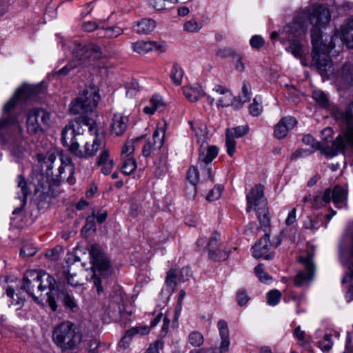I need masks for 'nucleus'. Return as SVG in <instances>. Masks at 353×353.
I'll return each mask as SVG.
<instances>
[{
  "label": "nucleus",
  "instance_id": "obj_28",
  "mask_svg": "<svg viewBox=\"0 0 353 353\" xmlns=\"http://www.w3.org/2000/svg\"><path fill=\"white\" fill-rule=\"evenodd\" d=\"M142 137L135 138L130 140H128L124 145L122 147L121 152V158H129L133 157L135 148L137 147V143L140 141Z\"/></svg>",
  "mask_w": 353,
  "mask_h": 353
},
{
  "label": "nucleus",
  "instance_id": "obj_12",
  "mask_svg": "<svg viewBox=\"0 0 353 353\" xmlns=\"http://www.w3.org/2000/svg\"><path fill=\"white\" fill-rule=\"evenodd\" d=\"M57 160V157L54 152H48L43 158V166L46 168L48 174L55 176L60 181H69L72 176L74 168L70 160L68 158L65 159L61 157L59 161L61 165L57 170V174H54L52 170L54 168V163Z\"/></svg>",
  "mask_w": 353,
  "mask_h": 353
},
{
  "label": "nucleus",
  "instance_id": "obj_9",
  "mask_svg": "<svg viewBox=\"0 0 353 353\" xmlns=\"http://www.w3.org/2000/svg\"><path fill=\"white\" fill-rule=\"evenodd\" d=\"M73 61L75 63H69L58 71L59 74L66 75L69 71L77 67L78 65H87L91 61L100 59L102 56L101 48L94 45L89 44L82 46L81 44H75L72 50Z\"/></svg>",
  "mask_w": 353,
  "mask_h": 353
},
{
  "label": "nucleus",
  "instance_id": "obj_49",
  "mask_svg": "<svg viewBox=\"0 0 353 353\" xmlns=\"http://www.w3.org/2000/svg\"><path fill=\"white\" fill-rule=\"evenodd\" d=\"M37 252V248L32 243L24 245L21 249L20 254L24 257L32 256Z\"/></svg>",
  "mask_w": 353,
  "mask_h": 353
},
{
  "label": "nucleus",
  "instance_id": "obj_34",
  "mask_svg": "<svg viewBox=\"0 0 353 353\" xmlns=\"http://www.w3.org/2000/svg\"><path fill=\"white\" fill-rule=\"evenodd\" d=\"M230 251L227 250H221L218 248L215 250H212L208 253V256L213 261H225L229 256Z\"/></svg>",
  "mask_w": 353,
  "mask_h": 353
},
{
  "label": "nucleus",
  "instance_id": "obj_8",
  "mask_svg": "<svg viewBox=\"0 0 353 353\" xmlns=\"http://www.w3.org/2000/svg\"><path fill=\"white\" fill-rule=\"evenodd\" d=\"M100 99L99 88L93 84L87 85L70 103V112L74 115L91 112L97 106Z\"/></svg>",
  "mask_w": 353,
  "mask_h": 353
},
{
  "label": "nucleus",
  "instance_id": "obj_63",
  "mask_svg": "<svg viewBox=\"0 0 353 353\" xmlns=\"http://www.w3.org/2000/svg\"><path fill=\"white\" fill-rule=\"evenodd\" d=\"M132 336L128 334V331H126L124 336L121 339L120 341L119 345L120 347H122L123 349L127 348L132 341Z\"/></svg>",
  "mask_w": 353,
  "mask_h": 353
},
{
  "label": "nucleus",
  "instance_id": "obj_7",
  "mask_svg": "<svg viewBox=\"0 0 353 353\" xmlns=\"http://www.w3.org/2000/svg\"><path fill=\"white\" fill-rule=\"evenodd\" d=\"M312 17V10L311 8L302 11L299 14L294 21L290 26H286L281 37V41L284 43L285 40L290 42L288 47H286V51L298 59H301L303 54V46L300 42L294 41L295 38L299 37L306 31L307 24L312 25L310 18Z\"/></svg>",
  "mask_w": 353,
  "mask_h": 353
},
{
  "label": "nucleus",
  "instance_id": "obj_1",
  "mask_svg": "<svg viewBox=\"0 0 353 353\" xmlns=\"http://www.w3.org/2000/svg\"><path fill=\"white\" fill-rule=\"evenodd\" d=\"M312 17L310 18L312 28L311 39L313 46L312 60L320 74L323 78H330L334 73L332 63L327 57V54L337 56L343 50V44L347 48H353V19L341 26L339 34L330 38L328 44L322 40L321 29L330 22V13L329 10L322 6H313Z\"/></svg>",
  "mask_w": 353,
  "mask_h": 353
},
{
  "label": "nucleus",
  "instance_id": "obj_57",
  "mask_svg": "<svg viewBox=\"0 0 353 353\" xmlns=\"http://www.w3.org/2000/svg\"><path fill=\"white\" fill-rule=\"evenodd\" d=\"M250 43L252 48L259 49L264 46L265 41L261 36L255 35L251 38Z\"/></svg>",
  "mask_w": 353,
  "mask_h": 353
},
{
  "label": "nucleus",
  "instance_id": "obj_18",
  "mask_svg": "<svg viewBox=\"0 0 353 353\" xmlns=\"http://www.w3.org/2000/svg\"><path fill=\"white\" fill-rule=\"evenodd\" d=\"M249 130L248 125H239L231 128H227L225 130V147L227 154L230 157H233L236 152V142L235 139L242 137L245 135Z\"/></svg>",
  "mask_w": 353,
  "mask_h": 353
},
{
  "label": "nucleus",
  "instance_id": "obj_47",
  "mask_svg": "<svg viewBox=\"0 0 353 353\" xmlns=\"http://www.w3.org/2000/svg\"><path fill=\"white\" fill-rule=\"evenodd\" d=\"M220 234L217 232H213L208 243V253L212 250H215L219 246Z\"/></svg>",
  "mask_w": 353,
  "mask_h": 353
},
{
  "label": "nucleus",
  "instance_id": "obj_48",
  "mask_svg": "<svg viewBox=\"0 0 353 353\" xmlns=\"http://www.w3.org/2000/svg\"><path fill=\"white\" fill-rule=\"evenodd\" d=\"M332 133L333 131L330 128H326L324 130H323L321 131L322 141L319 143V144H323L325 140L326 139L327 141V145L330 147H332V143L335 141V140L332 141Z\"/></svg>",
  "mask_w": 353,
  "mask_h": 353
},
{
  "label": "nucleus",
  "instance_id": "obj_59",
  "mask_svg": "<svg viewBox=\"0 0 353 353\" xmlns=\"http://www.w3.org/2000/svg\"><path fill=\"white\" fill-rule=\"evenodd\" d=\"M163 343L162 341L159 340L152 343L147 349L146 353H159V350L163 347Z\"/></svg>",
  "mask_w": 353,
  "mask_h": 353
},
{
  "label": "nucleus",
  "instance_id": "obj_17",
  "mask_svg": "<svg viewBox=\"0 0 353 353\" xmlns=\"http://www.w3.org/2000/svg\"><path fill=\"white\" fill-rule=\"evenodd\" d=\"M90 254L91 256L93 267L97 270L101 275L108 276L112 272L111 265L108 258L101 251L99 245H93L91 247Z\"/></svg>",
  "mask_w": 353,
  "mask_h": 353
},
{
  "label": "nucleus",
  "instance_id": "obj_10",
  "mask_svg": "<svg viewBox=\"0 0 353 353\" xmlns=\"http://www.w3.org/2000/svg\"><path fill=\"white\" fill-rule=\"evenodd\" d=\"M52 339L62 350H71L81 343V334L76 331L71 322L65 321L54 327Z\"/></svg>",
  "mask_w": 353,
  "mask_h": 353
},
{
  "label": "nucleus",
  "instance_id": "obj_40",
  "mask_svg": "<svg viewBox=\"0 0 353 353\" xmlns=\"http://www.w3.org/2000/svg\"><path fill=\"white\" fill-rule=\"evenodd\" d=\"M254 272L256 276L260 280L261 282L265 283H268L269 282H271L272 277L264 271L263 264H259V265H257L254 269Z\"/></svg>",
  "mask_w": 353,
  "mask_h": 353
},
{
  "label": "nucleus",
  "instance_id": "obj_25",
  "mask_svg": "<svg viewBox=\"0 0 353 353\" xmlns=\"http://www.w3.org/2000/svg\"><path fill=\"white\" fill-rule=\"evenodd\" d=\"M183 94L190 101L195 102L198 101L204 94L201 86L198 83L183 88Z\"/></svg>",
  "mask_w": 353,
  "mask_h": 353
},
{
  "label": "nucleus",
  "instance_id": "obj_16",
  "mask_svg": "<svg viewBox=\"0 0 353 353\" xmlns=\"http://www.w3.org/2000/svg\"><path fill=\"white\" fill-rule=\"evenodd\" d=\"M217 328L220 337L219 347L212 349L201 348L199 350H194L191 351L190 353H227L230 345V332L228 323L225 320H219L217 323Z\"/></svg>",
  "mask_w": 353,
  "mask_h": 353
},
{
  "label": "nucleus",
  "instance_id": "obj_6",
  "mask_svg": "<svg viewBox=\"0 0 353 353\" xmlns=\"http://www.w3.org/2000/svg\"><path fill=\"white\" fill-rule=\"evenodd\" d=\"M340 116L347 125V130L345 132L344 137L339 135L336 138L335 141L332 143V147L327 145L326 139L323 144H319L310 134L305 135L303 137V143L312 146L313 149L311 151L312 152L316 150H320L322 153L333 157L339 152L343 150L346 143H348L353 148V102L349 105L345 112L340 113Z\"/></svg>",
  "mask_w": 353,
  "mask_h": 353
},
{
  "label": "nucleus",
  "instance_id": "obj_23",
  "mask_svg": "<svg viewBox=\"0 0 353 353\" xmlns=\"http://www.w3.org/2000/svg\"><path fill=\"white\" fill-rule=\"evenodd\" d=\"M167 123L163 120L157 123V129L153 133L152 142L154 148H161L164 141Z\"/></svg>",
  "mask_w": 353,
  "mask_h": 353
},
{
  "label": "nucleus",
  "instance_id": "obj_46",
  "mask_svg": "<svg viewBox=\"0 0 353 353\" xmlns=\"http://www.w3.org/2000/svg\"><path fill=\"white\" fill-rule=\"evenodd\" d=\"M313 99L322 107L327 106L328 100L325 94L321 90L314 91L312 93Z\"/></svg>",
  "mask_w": 353,
  "mask_h": 353
},
{
  "label": "nucleus",
  "instance_id": "obj_55",
  "mask_svg": "<svg viewBox=\"0 0 353 353\" xmlns=\"http://www.w3.org/2000/svg\"><path fill=\"white\" fill-rule=\"evenodd\" d=\"M139 89V84L137 80H133L126 85V94L132 97L134 92Z\"/></svg>",
  "mask_w": 353,
  "mask_h": 353
},
{
  "label": "nucleus",
  "instance_id": "obj_13",
  "mask_svg": "<svg viewBox=\"0 0 353 353\" xmlns=\"http://www.w3.org/2000/svg\"><path fill=\"white\" fill-rule=\"evenodd\" d=\"M50 114L44 109H32L27 117L26 128L29 134H37L48 130L51 125Z\"/></svg>",
  "mask_w": 353,
  "mask_h": 353
},
{
  "label": "nucleus",
  "instance_id": "obj_26",
  "mask_svg": "<svg viewBox=\"0 0 353 353\" xmlns=\"http://www.w3.org/2000/svg\"><path fill=\"white\" fill-rule=\"evenodd\" d=\"M165 103L159 95H154L150 100V105L143 108V112L147 114H153L155 111H162L164 109Z\"/></svg>",
  "mask_w": 353,
  "mask_h": 353
},
{
  "label": "nucleus",
  "instance_id": "obj_11",
  "mask_svg": "<svg viewBox=\"0 0 353 353\" xmlns=\"http://www.w3.org/2000/svg\"><path fill=\"white\" fill-rule=\"evenodd\" d=\"M340 256L342 263L348 268L342 283L347 289L345 299L350 302L353 299V235L351 237L350 245L343 243L341 245Z\"/></svg>",
  "mask_w": 353,
  "mask_h": 353
},
{
  "label": "nucleus",
  "instance_id": "obj_54",
  "mask_svg": "<svg viewBox=\"0 0 353 353\" xmlns=\"http://www.w3.org/2000/svg\"><path fill=\"white\" fill-rule=\"evenodd\" d=\"M249 111L252 115L255 117L259 116L262 112V105L254 99L253 103L250 105Z\"/></svg>",
  "mask_w": 353,
  "mask_h": 353
},
{
  "label": "nucleus",
  "instance_id": "obj_42",
  "mask_svg": "<svg viewBox=\"0 0 353 353\" xmlns=\"http://www.w3.org/2000/svg\"><path fill=\"white\" fill-rule=\"evenodd\" d=\"M176 270L174 269H171L168 271L167 274V276L165 279V285L168 288V290L170 292H172L176 286Z\"/></svg>",
  "mask_w": 353,
  "mask_h": 353
},
{
  "label": "nucleus",
  "instance_id": "obj_22",
  "mask_svg": "<svg viewBox=\"0 0 353 353\" xmlns=\"http://www.w3.org/2000/svg\"><path fill=\"white\" fill-rule=\"evenodd\" d=\"M128 118L121 114H115L112 118V132L117 136L124 133L127 129Z\"/></svg>",
  "mask_w": 353,
  "mask_h": 353
},
{
  "label": "nucleus",
  "instance_id": "obj_3",
  "mask_svg": "<svg viewBox=\"0 0 353 353\" xmlns=\"http://www.w3.org/2000/svg\"><path fill=\"white\" fill-rule=\"evenodd\" d=\"M28 85L18 88L13 97L4 105L3 116L0 119V141L13 157L17 158L22 157L25 152L27 143L21 134L19 122L10 116L9 111L14 108L21 97L28 94Z\"/></svg>",
  "mask_w": 353,
  "mask_h": 353
},
{
  "label": "nucleus",
  "instance_id": "obj_33",
  "mask_svg": "<svg viewBox=\"0 0 353 353\" xmlns=\"http://www.w3.org/2000/svg\"><path fill=\"white\" fill-rule=\"evenodd\" d=\"M203 23L195 19H191L183 23V30L189 33H196L200 31Z\"/></svg>",
  "mask_w": 353,
  "mask_h": 353
},
{
  "label": "nucleus",
  "instance_id": "obj_58",
  "mask_svg": "<svg viewBox=\"0 0 353 353\" xmlns=\"http://www.w3.org/2000/svg\"><path fill=\"white\" fill-rule=\"evenodd\" d=\"M159 148H153V142L152 141H148L143 147L142 154L145 157H149L152 152Z\"/></svg>",
  "mask_w": 353,
  "mask_h": 353
},
{
  "label": "nucleus",
  "instance_id": "obj_44",
  "mask_svg": "<svg viewBox=\"0 0 353 353\" xmlns=\"http://www.w3.org/2000/svg\"><path fill=\"white\" fill-rule=\"evenodd\" d=\"M232 62L235 69L239 72H243L245 70V65L243 62V57L236 52L231 54Z\"/></svg>",
  "mask_w": 353,
  "mask_h": 353
},
{
  "label": "nucleus",
  "instance_id": "obj_64",
  "mask_svg": "<svg viewBox=\"0 0 353 353\" xmlns=\"http://www.w3.org/2000/svg\"><path fill=\"white\" fill-rule=\"evenodd\" d=\"M95 213H92V216H88L86 219V223L84 225V229L87 231L94 230L95 227Z\"/></svg>",
  "mask_w": 353,
  "mask_h": 353
},
{
  "label": "nucleus",
  "instance_id": "obj_36",
  "mask_svg": "<svg viewBox=\"0 0 353 353\" xmlns=\"http://www.w3.org/2000/svg\"><path fill=\"white\" fill-rule=\"evenodd\" d=\"M331 200V190L327 188L325 190L322 197L315 196L314 197V203L312 207L318 208L320 206L328 203Z\"/></svg>",
  "mask_w": 353,
  "mask_h": 353
},
{
  "label": "nucleus",
  "instance_id": "obj_27",
  "mask_svg": "<svg viewBox=\"0 0 353 353\" xmlns=\"http://www.w3.org/2000/svg\"><path fill=\"white\" fill-rule=\"evenodd\" d=\"M156 22L152 19L145 18L137 22L135 31L138 34H148L156 28Z\"/></svg>",
  "mask_w": 353,
  "mask_h": 353
},
{
  "label": "nucleus",
  "instance_id": "obj_35",
  "mask_svg": "<svg viewBox=\"0 0 353 353\" xmlns=\"http://www.w3.org/2000/svg\"><path fill=\"white\" fill-rule=\"evenodd\" d=\"M188 343L193 347H200L204 343V336L199 331H192L188 335Z\"/></svg>",
  "mask_w": 353,
  "mask_h": 353
},
{
  "label": "nucleus",
  "instance_id": "obj_52",
  "mask_svg": "<svg viewBox=\"0 0 353 353\" xmlns=\"http://www.w3.org/2000/svg\"><path fill=\"white\" fill-rule=\"evenodd\" d=\"M250 85L248 83L243 82L242 86V95L241 96V100L242 102L245 103L250 100Z\"/></svg>",
  "mask_w": 353,
  "mask_h": 353
},
{
  "label": "nucleus",
  "instance_id": "obj_53",
  "mask_svg": "<svg viewBox=\"0 0 353 353\" xmlns=\"http://www.w3.org/2000/svg\"><path fill=\"white\" fill-rule=\"evenodd\" d=\"M304 225L306 229L316 231L319 228L320 223L317 219L307 217V220L305 221Z\"/></svg>",
  "mask_w": 353,
  "mask_h": 353
},
{
  "label": "nucleus",
  "instance_id": "obj_5",
  "mask_svg": "<svg viewBox=\"0 0 353 353\" xmlns=\"http://www.w3.org/2000/svg\"><path fill=\"white\" fill-rule=\"evenodd\" d=\"M22 288L32 296L37 303H41L43 299L41 294L39 295L35 294V289H37V292H39L48 288L50 292L47 293V301L53 311L57 310V305L54 300V296L57 294V283L49 274L37 270L27 271L24 276Z\"/></svg>",
  "mask_w": 353,
  "mask_h": 353
},
{
  "label": "nucleus",
  "instance_id": "obj_19",
  "mask_svg": "<svg viewBox=\"0 0 353 353\" xmlns=\"http://www.w3.org/2000/svg\"><path fill=\"white\" fill-rule=\"evenodd\" d=\"M296 124V120L292 117H287L281 119L275 125L274 134L276 139L285 138L289 130L292 129Z\"/></svg>",
  "mask_w": 353,
  "mask_h": 353
},
{
  "label": "nucleus",
  "instance_id": "obj_39",
  "mask_svg": "<svg viewBox=\"0 0 353 353\" xmlns=\"http://www.w3.org/2000/svg\"><path fill=\"white\" fill-rule=\"evenodd\" d=\"M128 331L132 337L136 335L145 336L150 332V327L145 325H139L130 328Z\"/></svg>",
  "mask_w": 353,
  "mask_h": 353
},
{
  "label": "nucleus",
  "instance_id": "obj_60",
  "mask_svg": "<svg viewBox=\"0 0 353 353\" xmlns=\"http://www.w3.org/2000/svg\"><path fill=\"white\" fill-rule=\"evenodd\" d=\"M65 279L71 286L77 287L81 285V282L75 274L66 273Z\"/></svg>",
  "mask_w": 353,
  "mask_h": 353
},
{
  "label": "nucleus",
  "instance_id": "obj_14",
  "mask_svg": "<svg viewBox=\"0 0 353 353\" xmlns=\"http://www.w3.org/2000/svg\"><path fill=\"white\" fill-rule=\"evenodd\" d=\"M219 149L214 145H208L207 143H203L199 150L198 165L203 170L202 176L204 179H211V163L217 156Z\"/></svg>",
  "mask_w": 353,
  "mask_h": 353
},
{
  "label": "nucleus",
  "instance_id": "obj_43",
  "mask_svg": "<svg viewBox=\"0 0 353 353\" xmlns=\"http://www.w3.org/2000/svg\"><path fill=\"white\" fill-rule=\"evenodd\" d=\"M281 298V293L278 290H272L267 294L268 303L270 305H276Z\"/></svg>",
  "mask_w": 353,
  "mask_h": 353
},
{
  "label": "nucleus",
  "instance_id": "obj_29",
  "mask_svg": "<svg viewBox=\"0 0 353 353\" xmlns=\"http://www.w3.org/2000/svg\"><path fill=\"white\" fill-rule=\"evenodd\" d=\"M121 170L123 174L130 175L137 169V164L134 157L121 158Z\"/></svg>",
  "mask_w": 353,
  "mask_h": 353
},
{
  "label": "nucleus",
  "instance_id": "obj_51",
  "mask_svg": "<svg viewBox=\"0 0 353 353\" xmlns=\"http://www.w3.org/2000/svg\"><path fill=\"white\" fill-rule=\"evenodd\" d=\"M150 44L151 46V51L155 50L161 53L166 51L167 45L164 41H150Z\"/></svg>",
  "mask_w": 353,
  "mask_h": 353
},
{
  "label": "nucleus",
  "instance_id": "obj_20",
  "mask_svg": "<svg viewBox=\"0 0 353 353\" xmlns=\"http://www.w3.org/2000/svg\"><path fill=\"white\" fill-rule=\"evenodd\" d=\"M212 90L219 95L216 99L218 107H228L233 103L234 97L227 88L220 85H215Z\"/></svg>",
  "mask_w": 353,
  "mask_h": 353
},
{
  "label": "nucleus",
  "instance_id": "obj_32",
  "mask_svg": "<svg viewBox=\"0 0 353 353\" xmlns=\"http://www.w3.org/2000/svg\"><path fill=\"white\" fill-rule=\"evenodd\" d=\"M183 77V71L182 68L178 64H174L172 65L170 77L175 85L178 86L181 84L182 79Z\"/></svg>",
  "mask_w": 353,
  "mask_h": 353
},
{
  "label": "nucleus",
  "instance_id": "obj_30",
  "mask_svg": "<svg viewBox=\"0 0 353 353\" xmlns=\"http://www.w3.org/2000/svg\"><path fill=\"white\" fill-rule=\"evenodd\" d=\"M54 300L55 302H57V301H62L65 306L70 309H73L76 307V303L74 299L65 292H59L58 289L57 294L54 296ZM55 303L57 304V303Z\"/></svg>",
  "mask_w": 353,
  "mask_h": 353
},
{
  "label": "nucleus",
  "instance_id": "obj_2",
  "mask_svg": "<svg viewBox=\"0 0 353 353\" xmlns=\"http://www.w3.org/2000/svg\"><path fill=\"white\" fill-rule=\"evenodd\" d=\"M62 143L77 157L88 158L94 156L101 148L103 139L93 120H74L63 129Z\"/></svg>",
  "mask_w": 353,
  "mask_h": 353
},
{
  "label": "nucleus",
  "instance_id": "obj_62",
  "mask_svg": "<svg viewBox=\"0 0 353 353\" xmlns=\"http://www.w3.org/2000/svg\"><path fill=\"white\" fill-rule=\"evenodd\" d=\"M151 6L157 10H162L166 8L167 2L165 0H150Z\"/></svg>",
  "mask_w": 353,
  "mask_h": 353
},
{
  "label": "nucleus",
  "instance_id": "obj_41",
  "mask_svg": "<svg viewBox=\"0 0 353 353\" xmlns=\"http://www.w3.org/2000/svg\"><path fill=\"white\" fill-rule=\"evenodd\" d=\"M187 178L193 185L194 192H195L196 185L199 181V173L198 169L194 166L190 167L187 174Z\"/></svg>",
  "mask_w": 353,
  "mask_h": 353
},
{
  "label": "nucleus",
  "instance_id": "obj_21",
  "mask_svg": "<svg viewBox=\"0 0 353 353\" xmlns=\"http://www.w3.org/2000/svg\"><path fill=\"white\" fill-rule=\"evenodd\" d=\"M97 165L101 167V172L105 174H109L114 167V161L110 157V150L106 148H103L97 159Z\"/></svg>",
  "mask_w": 353,
  "mask_h": 353
},
{
  "label": "nucleus",
  "instance_id": "obj_38",
  "mask_svg": "<svg viewBox=\"0 0 353 353\" xmlns=\"http://www.w3.org/2000/svg\"><path fill=\"white\" fill-rule=\"evenodd\" d=\"M102 31L103 32V36L108 39L117 38L123 33V28L117 26L103 28Z\"/></svg>",
  "mask_w": 353,
  "mask_h": 353
},
{
  "label": "nucleus",
  "instance_id": "obj_61",
  "mask_svg": "<svg viewBox=\"0 0 353 353\" xmlns=\"http://www.w3.org/2000/svg\"><path fill=\"white\" fill-rule=\"evenodd\" d=\"M236 300L239 305L243 306L248 301L249 298L244 290H239L236 294Z\"/></svg>",
  "mask_w": 353,
  "mask_h": 353
},
{
  "label": "nucleus",
  "instance_id": "obj_31",
  "mask_svg": "<svg viewBox=\"0 0 353 353\" xmlns=\"http://www.w3.org/2000/svg\"><path fill=\"white\" fill-rule=\"evenodd\" d=\"M293 336L298 341L300 346H305L310 341V337L300 325L296 326L293 332Z\"/></svg>",
  "mask_w": 353,
  "mask_h": 353
},
{
  "label": "nucleus",
  "instance_id": "obj_15",
  "mask_svg": "<svg viewBox=\"0 0 353 353\" xmlns=\"http://www.w3.org/2000/svg\"><path fill=\"white\" fill-rule=\"evenodd\" d=\"M313 257V254H308L299 257V261L303 265L304 270L299 271L294 276V282L296 286L307 285L313 280L316 271Z\"/></svg>",
  "mask_w": 353,
  "mask_h": 353
},
{
  "label": "nucleus",
  "instance_id": "obj_37",
  "mask_svg": "<svg viewBox=\"0 0 353 353\" xmlns=\"http://www.w3.org/2000/svg\"><path fill=\"white\" fill-rule=\"evenodd\" d=\"M134 52L139 54H145L151 51L150 41H138L132 43Z\"/></svg>",
  "mask_w": 353,
  "mask_h": 353
},
{
  "label": "nucleus",
  "instance_id": "obj_50",
  "mask_svg": "<svg viewBox=\"0 0 353 353\" xmlns=\"http://www.w3.org/2000/svg\"><path fill=\"white\" fill-rule=\"evenodd\" d=\"M320 348L324 352H328L333 346V343L331 341V335L326 334L324 339L319 343Z\"/></svg>",
  "mask_w": 353,
  "mask_h": 353
},
{
  "label": "nucleus",
  "instance_id": "obj_56",
  "mask_svg": "<svg viewBox=\"0 0 353 353\" xmlns=\"http://www.w3.org/2000/svg\"><path fill=\"white\" fill-rule=\"evenodd\" d=\"M63 250L62 247L57 246L53 250L49 251L47 253V256L53 261H57L59 258L61 254H63Z\"/></svg>",
  "mask_w": 353,
  "mask_h": 353
},
{
  "label": "nucleus",
  "instance_id": "obj_24",
  "mask_svg": "<svg viewBox=\"0 0 353 353\" xmlns=\"http://www.w3.org/2000/svg\"><path fill=\"white\" fill-rule=\"evenodd\" d=\"M347 191L339 185L334 187L332 192V201L338 208L347 205Z\"/></svg>",
  "mask_w": 353,
  "mask_h": 353
},
{
  "label": "nucleus",
  "instance_id": "obj_45",
  "mask_svg": "<svg viewBox=\"0 0 353 353\" xmlns=\"http://www.w3.org/2000/svg\"><path fill=\"white\" fill-rule=\"evenodd\" d=\"M223 188L221 185H216L212 190H211L208 195L206 199L209 201H214L218 200L222 194Z\"/></svg>",
  "mask_w": 353,
  "mask_h": 353
},
{
  "label": "nucleus",
  "instance_id": "obj_4",
  "mask_svg": "<svg viewBox=\"0 0 353 353\" xmlns=\"http://www.w3.org/2000/svg\"><path fill=\"white\" fill-rule=\"evenodd\" d=\"M246 199L247 212H249L252 210L256 211L260 228L265 232L264 236L252 248V255L255 258L263 257L265 259H271L272 254H268V252L272 244L268 233L270 230V216L267 207V201L264 198L263 186L256 185L250 190Z\"/></svg>",
  "mask_w": 353,
  "mask_h": 353
}]
</instances>
